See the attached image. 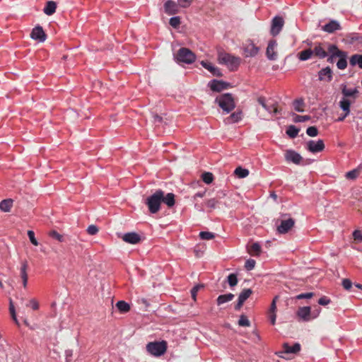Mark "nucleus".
<instances>
[{
  "label": "nucleus",
  "instance_id": "1",
  "mask_svg": "<svg viewBox=\"0 0 362 362\" xmlns=\"http://www.w3.org/2000/svg\"><path fill=\"white\" fill-rule=\"evenodd\" d=\"M168 349V343L165 340L148 342L146 346V351L151 356L160 357L163 356Z\"/></svg>",
  "mask_w": 362,
  "mask_h": 362
},
{
  "label": "nucleus",
  "instance_id": "2",
  "mask_svg": "<svg viewBox=\"0 0 362 362\" xmlns=\"http://www.w3.org/2000/svg\"><path fill=\"white\" fill-rule=\"evenodd\" d=\"M215 103L223 110L229 113L235 107L234 98L231 93H227L217 96Z\"/></svg>",
  "mask_w": 362,
  "mask_h": 362
},
{
  "label": "nucleus",
  "instance_id": "3",
  "mask_svg": "<svg viewBox=\"0 0 362 362\" xmlns=\"http://www.w3.org/2000/svg\"><path fill=\"white\" fill-rule=\"evenodd\" d=\"M163 198V191L158 189L146 199V204L151 214H156L160 210Z\"/></svg>",
  "mask_w": 362,
  "mask_h": 362
},
{
  "label": "nucleus",
  "instance_id": "4",
  "mask_svg": "<svg viewBox=\"0 0 362 362\" xmlns=\"http://www.w3.org/2000/svg\"><path fill=\"white\" fill-rule=\"evenodd\" d=\"M220 64L226 65L230 71H236L240 64V58L228 53H220L218 57Z\"/></svg>",
  "mask_w": 362,
  "mask_h": 362
},
{
  "label": "nucleus",
  "instance_id": "5",
  "mask_svg": "<svg viewBox=\"0 0 362 362\" xmlns=\"http://www.w3.org/2000/svg\"><path fill=\"white\" fill-rule=\"evenodd\" d=\"M284 25V20L281 16H276L272 20L270 34L275 37L281 31Z\"/></svg>",
  "mask_w": 362,
  "mask_h": 362
},
{
  "label": "nucleus",
  "instance_id": "6",
  "mask_svg": "<svg viewBox=\"0 0 362 362\" xmlns=\"http://www.w3.org/2000/svg\"><path fill=\"white\" fill-rule=\"evenodd\" d=\"M257 102L269 113L276 114L278 112L277 103L272 99L266 100L264 97L260 96Z\"/></svg>",
  "mask_w": 362,
  "mask_h": 362
},
{
  "label": "nucleus",
  "instance_id": "7",
  "mask_svg": "<svg viewBox=\"0 0 362 362\" xmlns=\"http://www.w3.org/2000/svg\"><path fill=\"white\" fill-rule=\"evenodd\" d=\"M208 87L214 92L220 93L231 88V85L228 82L213 79L208 83Z\"/></svg>",
  "mask_w": 362,
  "mask_h": 362
},
{
  "label": "nucleus",
  "instance_id": "8",
  "mask_svg": "<svg viewBox=\"0 0 362 362\" xmlns=\"http://www.w3.org/2000/svg\"><path fill=\"white\" fill-rule=\"evenodd\" d=\"M306 148L313 153L321 152L325 149V144L322 139H319L317 141L310 140L306 144Z\"/></svg>",
  "mask_w": 362,
  "mask_h": 362
},
{
  "label": "nucleus",
  "instance_id": "9",
  "mask_svg": "<svg viewBox=\"0 0 362 362\" xmlns=\"http://www.w3.org/2000/svg\"><path fill=\"white\" fill-rule=\"evenodd\" d=\"M285 159L287 162H291L296 165H300L303 161L302 156L293 150L286 151Z\"/></svg>",
  "mask_w": 362,
  "mask_h": 362
},
{
  "label": "nucleus",
  "instance_id": "10",
  "mask_svg": "<svg viewBox=\"0 0 362 362\" xmlns=\"http://www.w3.org/2000/svg\"><path fill=\"white\" fill-rule=\"evenodd\" d=\"M294 224L295 220L292 218L281 220L280 225L277 227V231L280 234H285L293 227Z\"/></svg>",
  "mask_w": 362,
  "mask_h": 362
},
{
  "label": "nucleus",
  "instance_id": "11",
  "mask_svg": "<svg viewBox=\"0 0 362 362\" xmlns=\"http://www.w3.org/2000/svg\"><path fill=\"white\" fill-rule=\"evenodd\" d=\"M277 46L276 40H270L266 49V56L268 59L274 61L277 59V53L275 52V48Z\"/></svg>",
  "mask_w": 362,
  "mask_h": 362
},
{
  "label": "nucleus",
  "instance_id": "12",
  "mask_svg": "<svg viewBox=\"0 0 362 362\" xmlns=\"http://www.w3.org/2000/svg\"><path fill=\"white\" fill-rule=\"evenodd\" d=\"M311 308L310 306L300 307L297 312L296 315L300 320L303 322H308L311 320Z\"/></svg>",
  "mask_w": 362,
  "mask_h": 362
},
{
  "label": "nucleus",
  "instance_id": "13",
  "mask_svg": "<svg viewBox=\"0 0 362 362\" xmlns=\"http://www.w3.org/2000/svg\"><path fill=\"white\" fill-rule=\"evenodd\" d=\"M30 37L33 40L42 42L45 41L47 35L40 25H37L33 29L30 33Z\"/></svg>",
  "mask_w": 362,
  "mask_h": 362
},
{
  "label": "nucleus",
  "instance_id": "14",
  "mask_svg": "<svg viewBox=\"0 0 362 362\" xmlns=\"http://www.w3.org/2000/svg\"><path fill=\"white\" fill-rule=\"evenodd\" d=\"M244 52L246 57H253L259 52V47L256 46L252 40H249L247 44L244 47Z\"/></svg>",
  "mask_w": 362,
  "mask_h": 362
},
{
  "label": "nucleus",
  "instance_id": "15",
  "mask_svg": "<svg viewBox=\"0 0 362 362\" xmlns=\"http://www.w3.org/2000/svg\"><path fill=\"white\" fill-rule=\"evenodd\" d=\"M200 64L207 69L214 76L221 77L223 74L219 68L213 65L211 62L207 61H201Z\"/></svg>",
  "mask_w": 362,
  "mask_h": 362
},
{
  "label": "nucleus",
  "instance_id": "16",
  "mask_svg": "<svg viewBox=\"0 0 362 362\" xmlns=\"http://www.w3.org/2000/svg\"><path fill=\"white\" fill-rule=\"evenodd\" d=\"M197 56L189 49L182 47V64H191L196 61Z\"/></svg>",
  "mask_w": 362,
  "mask_h": 362
},
{
  "label": "nucleus",
  "instance_id": "17",
  "mask_svg": "<svg viewBox=\"0 0 362 362\" xmlns=\"http://www.w3.org/2000/svg\"><path fill=\"white\" fill-rule=\"evenodd\" d=\"M341 29L340 23L336 20H331L322 27V30L328 33H333Z\"/></svg>",
  "mask_w": 362,
  "mask_h": 362
},
{
  "label": "nucleus",
  "instance_id": "18",
  "mask_svg": "<svg viewBox=\"0 0 362 362\" xmlns=\"http://www.w3.org/2000/svg\"><path fill=\"white\" fill-rule=\"evenodd\" d=\"M164 11L169 16L175 15L179 11V6L175 1L168 0L164 4Z\"/></svg>",
  "mask_w": 362,
  "mask_h": 362
},
{
  "label": "nucleus",
  "instance_id": "19",
  "mask_svg": "<svg viewBox=\"0 0 362 362\" xmlns=\"http://www.w3.org/2000/svg\"><path fill=\"white\" fill-rule=\"evenodd\" d=\"M122 240L127 243L135 245L139 243L141 240V238L138 233L135 232H131L124 234L122 236Z\"/></svg>",
  "mask_w": 362,
  "mask_h": 362
},
{
  "label": "nucleus",
  "instance_id": "20",
  "mask_svg": "<svg viewBox=\"0 0 362 362\" xmlns=\"http://www.w3.org/2000/svg\"><path fill=\"white\" fill-rule=\"evenodd\" d=\"M333 72L330 67L327 66L325 68L322 69L318 71V79L320 81H325L327 82H330L333 78Z\"/></svg>",
  "mask_w": 362,
  "mask_h": 362
},
{
  "label": "nucleus",
  "instance_id": "21",
  "mask_svg": "<svg viewBox=\"0 0 362 362\" xmlns=\"http://www.w3.org/2000/svg\"><path fill=\"white\" fill-rule=\"evenodd\" d=\"M172 50L174 60L178 64L181 63V44L178 41L172 43Z\"/></svg>",
  "mask_w": 362,
  "mask_h": 362
},
{
  "label": "nucleus",
  "instance_id": "22",
  "mask_svg": "<svg viewBox=\"0 0 362 362\" xmlns=\"http://www.w3.org/2000/svg\"><path fill=\"white\" fill-rule=\"evenodd\" d=\"M243 118V112L242 110H237L233 112L229 117L225 119V122L226 124H233L236 123L240 121Z\"/></svg>",
  "mask_w": 362,
  "mask_h": 362
},
{
  "label": "nucleus",
  "instance_id": "23",
  "mask_svg": "<svg viewBox=\"0 0 362 362\" xmlns=\"http://www.w3.org/2000/svg\"><path fill=\"white\" fill-rule=\"evenodd\" d=\"M312 50L313 52V55L318 57L319 59H324L327 57V51L322 47L320 43L315 45L314 49Z\"/></svg>",
  "mask_w": 362,
  "mask_h": 362
},
{
  "label": "nucleus",
  "instance_id": "24",
  "mask_svg": "<svg viewBox=\"0 0 362 362\" xmlns=\"http://www.w3.org/2000/svg\"><path fill=\"white\" fill-rule=\"evenodd\" d=\"M284 352L286 354H296L300 350V345L298 343H295L293 346H289L288 343H284L283 345Z\"/></svg>",
  "mask_w": 362,
  "mask_h": 362
},
{
  "label": "nucleus",
  "instance_id": "25",
  "mask_svg": "<svg viewBox=\"0 0 362 362\" xmlns=\"http://www.w3.org/2000/svg\"><path fill=\"white\" fill-rule=\"evenodd\" d=\"M57 8V4L53 1H49L47 2L43 11L47 16H51L55 13Z\"/></svg>",
  "mask_w": 362,
  "mask_h": 362
},
{
  "label": "nucleus",
  "instance_id": "26",
  "mask_svg": "<svg viewBox=\"0 0 362 362\" xmlns=\"http://www.w3.org/2000/svg\"><path fill=\"white\" fill-rule=\"evenodd\" d=\"M27 269H28V262L26 261H24L23 262H22L21 267V277L23 280V285L24 288H25L27 286V284H28Z\"/></svg>",
  "mask_w": 362,
  "mask_h": 362
},
{
  "label": "nucleus",
  "instance_id": "27",
  "mask_svg": "<svg viewBox=\"0 0 362 362\" xmlns=\"http://www.w3.org/2000/svg\"><path fill=\"white\" fill-rule=\"evenodd\" d=\"M328 52L331 54H332V57H339V56H344V51H341L339 49L337 45L334 44L329 45L327 48Z\"/></svg>",
  "mask_w": 362,
  "mask_h": 362
},
{
  "label": "nucleus",
  "instance_id": "28",
  "mask_svg": "<svg viewBox=\"0 0 362 362\" xmlns=\"http://www.w3.org/2000/svg\"><path fill=\"white\" fill-rule=\"evenodd\" d=\"M351 102L349 99L343 98L339 102V107L344 112L345 116H348L350 113Z\"/></svg>",
  "mask_w": 362,
  "mask_h": 362
},
{
  "label": "nucleus",
  "instance_id": "29",
  "mask_svg": "<svg viewBox=\"0 0 362 362\" xmlns=\"http://www.w3.org/2000/svg\"><path fill=\"white\" fill-rule=\"evenodd\" d=\"M234 298V295L231 293L220 295L217 299L216 303L218 305H221L225 303L232 300Z\"/></svg>",
  "mask_w": 362,
  "mask_h": 362
},
{
  "label": "nucleus",
  "instance_id": "30",
  "mask_svg": "<svg viewBox=\"0 0 362 362\" xmlns=\"http://www.w3.org/2000/svg\"><path fill=\"white\" fill-rule=\"evenodd\" d=\"M349 64L352 66L358 65L359 68L362 69V54H356L352 55L349 59Z\"/></svg>",
  "mask_w": 362,
  "mask_h": 362
},
{
  "label": "nucleus",
  "instance_id": "31",
  "mask_svg": "<svg viewBox=\"0 0 362 362\" xmlns=\"http://www.w3.org/2000/svg\"><path fill=\"white\" fill-rule=\"evenodd\" d=\"M162 202L166 204L169 208L175 205V195L173 193H168L166 195L163 194Z\"/></svg>",
  "mask_w": 362,
  "mask_h": 362
},
{
  "label": "nucleus",
  "instance_id": "32",
  "mask_svg": "<svg viewBox=\"0 0 362 362\" xmlns=\"http://www.w3.org/2000/svg\"><path fill=\"white\" fill-rule=\"evenodd\" d=\"M13 206V200L4 199L0 202V209L4 212H9Z\"/></svg>",
  "mask_w": 362,
  "mask_h": 362
},
{
  "label": "nucleus",
  "instance_id": "33",
  "mask_svg": "<svg viewBox=\"0 0 362 362\" xmlns=\"http://www.w3.org/2000/svg\"><path fill=\"white\" fill-rule=\"evenodd\" d=\"M313 55V52L311 49H304L298 54V58L300 61H306L311 58V57Z\"/></svg>",
  "mask_w": 362,
  "mask_h": 362
},
{
  "label": "nucleus",
  "instance_id": "34",
  "mask_svg": "<svg viewBox=\"0 0 362 362\" xmlns=\"http://www.w3.org/2000/svg\"><path fill=\"white\" fill-rule=\"evenodd\" d=\"M341 93L344 95V98L347 97H354L358 93V90L356 88L350 89L347 88L346 85H342L341 88Z\"/></svg>",
  "mask_w": 362,
  "mask_h": 362
},
{
  "label": "nucleus",
  "instance_id": "35",
  "mask_svg": "<svg viewBox=\"0 0 362 362\" xmlns=\"http://www.w3.org/2000/svg\"><path fill=\"white\" fill-rule=\"evenodd\" d=\"M116 308L122 313H128L130 310V305L124 300H119L116 303Z\"/></svg>",
  "mask_w": 362,
  "mask_h": 362
},
{
  "label": "nucleus",
  "instance_id": "36",
  "mask_svg": "<svg viewBox=\"0 0 362 362\" xmlns=\"http://www.w3.org/2000/svg\"><path fill=\"white\" fill-rule=\"evenodd\" d=\"M248 252L251 255L259 256L261 252V245L258 243H254L248 249Z\"/></svg>",
  "mask_w": 362,
  "mask_h": 362
},
{
  "label": "nucleus",
  "instance_id": "37",
  "mask_svg": "<svg viewBox=\"0 0 362 362\" xmlns=\"http://www.w3.org/2000/svg\"><path fill=\"white\" fill-rule=\"evenodd\" d=\"M293 105L296 112H303L304 111L303 107L305 103L303 98L296 99L293 103Z\"/></svg>",
  "mask_w": 362,
  "mask_h": 362
},
{
  "label": "nucleus",
  "instance_id": "38",
  "mask_svg": "<svg viewBox=\"0 0 362 362\" xmlns=\"http://www.w3.org/2000/svg\"><path fill=\"white\" fill-rule=\"evenodd\" d=\"M234 174L239 178H245L249 175V170L246 168H243L241 166H239L235 168Z\"/></svg>",
  "mask_w": 362,
  "mask_h": 362
},
{
  "label": "nucleus",
  "instance_id": "39",
  "mask_svg": "<svg viewBox=\"0 0 362 362\" xmlns=\"http://www.w3.org/2000/svg\"><path fill=\"white\" fill-rule=\"evenodd\" d=\"M204 204L209 209V211H211L217 207L219 201L217 198H211L205 201Z\"/></svg>",
  "mask_w": 362,
  "mask_h": 362
},
{
  "label": "nucleus",
  "instance_id": "40",
  "mask_svg": "<svg viewBox=\"0 0 362 362\" xmlns=\"http://www.w3.org/2000/svg\"><path fill=\"white\" fill-rule=\"evenodd\" d=\"M338 57H339V59L337 63V68L341 70L345 69L347 66V61H346L347 52H344V57L339 56Z\"/></svg>",
  "mask_w": 362,
  "mask_h": 362
},
{
  "label": "nucleus",
  "instance_id": "41",
  "mask_svg": "<svg viewBox=\"0 0 362 362\" xmlns=\"http://www.w3.org/2000/svg\"><path fill=\"white\" fill-rule=\"evenodd\" d=\"M298 132L299 129L294 125H290L286 129L287 135L291 139L296 138L298 136Z\"/></svg>",
  "mask_w": 362,
  "mask_h": 362
},
{
  "label": "nucleus",
  "instance_id": "42",
  "mask_svg": "<svg viewBox=\"0 0 362 362\" xmlns=\"http://www.w3.org/2000/svg\"><path fill=\"white\" fill-rule=\"evenodd\" d=\"M252 291L250 288H244L240 293L238 299L243 303L251 296Z\"/></svg>",
  "mask_w": 362,
  "mask_h": 362
},
{
  "label": "nucleus",
  "instance_id": "43",
  "mask_svg": "<svg viewBox=\"0 0 362 362\" xmlns=\"http://www.w3.org/2000/svg\"><path fill=\"white\" fill-rule=\"evenodd\" d=\"M214 175L210 172H205L202 175V179L206 184H211L214 180Z\"/></svg>",
  "mask_w": 362,
  "mask_h": 362
},
{
  "label": "nucleus",
  "instance_id": "44",
  "mask_svg": "<svg viewBox=\"0 0 362 362\" xmlns=\"http://www.w3.org/2000/svg\"><path fill=\"white\" fill-rule=\"evenodd\" d=\"M9 312L13 321L16 322V325H19V322L16 315L15 307L11 299H10L9 301Z\"/></svg>",
  "mask_w": 362,
  "mask_h": 362
},
{
  "label": "nucleus",
  "instance_id": "45",
  "mask_svg": "<svg viewBox=\"0 0 362 362\" xmlns=\"http://www.w3.org/2000/svg\"><path fill=\"white\" fill-rule=\"evenodd\" d=\"M204 286L203 284H197L195 285L190 291V293H191V296H192V298L193 299L194 301H196L197 300V293L198 291L201 289V288H203Z\"/></svg>",
  "mask_w": 362,
  "mask_h": 362
},
{
  "label": "nucleus",
  "instance_id": "46",
  "mask_svg": "<svg viewBox=\"0 0 362 362\" xmlns=\"http://www.w3.org/2000/svg\"><path fill=\"white\" fill-rule=\"evenodd\" d=\"M199 238L202 240H212L215 238L214 233L209 231H202L199 233Z\"/></svg>",
  "mask_w": 362,
  "mask_h": 362
},
{
  "label": "nucleus",
  "instance_id": "47",
  "mask_svg": "<svg viewBox=\"0 0 362 362\" xmlns=\"http://www.w3.org/2000/svg\"><path fill=\"white\" fill-rule=\"evenodd\" d=\"M238 325L240 327H250V322L245 315H241L238 320Z\"/></svg>",
  "mask_w": 362,
  "mask_h": 362
},
{
  "label": "nucleus",
  "instance_id": "48",
  "mask_svg": "<svg viewBox=\"0 0 362 362\" xmlns=\"http://www.w3.org/2000/svg\"><path fill=\"white\" fill-rule=\"evenodd\" d=\"M238 277L235 274H230L228 276V283L230 287H233L238 284Z\"/></svg>",
  "mask_w": 362,
  "mask_h": 362
},
{
  "label": "nucleus",
  "instance_id": "49",
  "mask_svg": "<svg viewBox=\"0 0 362 362\" xmlns=\"http://www.w3.org/2000/svg\"><path fill=\"white\" fill-rule=\"evenodd\" d=\"M359 170L354 169L346 173V177L349 180H354L359 175Z\"/></svg>",
  "mask_w": 362,
  "mask_h": 362
},
{
  "label": "nucleus",
  "instance_id": "50",
  "mask_svg": "<svg viewBox=\"0 0 362 362\" xmlns=\"http://www.w3.org/2000/svg\"><path fill=\"white\" fill-rule=\"evenodd\" d=\"M180 22H181L180 17L175 16V17H172L170 19L169 23L173 28H177L180 24Z\"/></svg>",
  "mask_w": 362,
  "mask_h": 362
},
{
  "label": "nucleus",
  "instance_id": "51",
  "mask_svg": "<svg viewBox=\"0 0 362 362\" xmlns=\"http://www.w3.org/2000/svg\"><path fill=\"white\" fill-rule=\"evenodd\" d=\"M49 235L54 238V239H56L59 242L62 243L64 241V237L62 235L59 234L58 232H57L56 230H52L49 233Z\"/></svg>",
  "mask_w": 362,
  "mask_h": 362
},
{
  "label": "nucleus",
  "instance_id": "52",
  "mask_svg": "<svg viewBox=\"0 0 362 362\" xmlns=\"http://www.w3.org/2000/svg\"><path fill=\"white\" fill-rule=\"evenodd\" d=\"M306 133L310 136H316L318 134V129L316 127L311 126L306 129Z\"/></svg>",
  "mask_w": 362,
  "mask_h": 362
},
{
  "label": "nucleus",
  "instance_id": "53",
  "mask_svg": "<svg viewBox=\"0 0 362 362\" xmlns=\"http://www.w3.org/2000/svg\"><path fill=\"white\" fill-rule=\"evenodd\" d=\"M256 262L253 259H247L245 263V268L248 270H252L255 267Z\"/></svg>",
  "mask_w": 362,
  "mask_h": 362
},
{
  "label": "nucleus",
  "instance_id": "54",
  "mask_svg": "<svg viewBox=\"0 0 362 362\" xmlns=\"http://www.w3.org/2000/svg\"><path fill=\"white\" fill-rule=\"evenodd\" d=\"M310 119L309 115H295L294 122H303L308 121Z\"/></svg>",
  "mask_w": 362,
  "mask_h": 362
},
{
  "label": "nucleus",
  "instance_id": "55",
  "mask_svg": "<svg viewBox=\"0 0 362 362\" xmlns=\"http://www.w3.org/2000/svg\"><path fill=\"white\" fill-rule=\"evenodd\" d=\"M314 296V293L312 292L300 293L296 296V299L301 300V299H309L311 298Z\"/></svg>",
  "mask_w": 362,
  "mask_h": 362
},
{
  "label": "nucleus",
  "instance_id": "56",
  "mask_svg": "<svg viewBox=\"0 0 362 362\" xmlns=\"http://www.w3.org/2000/svg\"><path fill=\"white\" fill-rule=\"evenodd\" d=\"M98 232V228L95 225H90L87 228V233L89 235H93L97 234Z\"/></svg>",
  "mask_w": 362,
  "mask_h": 362
},
{
  "label": "nucleus",
  "instance_id": "57",
  "mask_svg": "<svg viewBox=\"0 0 362 362\" xmlns=\"http://www.w3.org/2000/svg\"><path fill=\"white\" fill-rule=\"evenodd\" d=\"M28 238H29L30 242L32 243V244H33L35 246L38 245L39 243H38L37 240L35 239V233L33 230H28Z\"/></svg>",
  "mask_w": 362,
  "mask_h": 362
},
{
  "label": "nucleus",
  "instance_id": "58",
  "mask_svg": "<svg viewBox=\"0 0 362 362\" xmlns=\"http://www.w3.org/2000/svg\"><path fill=\"white\" fill-rule=\"evenodd\" d=\"M342 286L344 289L349 291L352 287V282L349 279H344L342 280Z\"/></svg>",
  "mask_w": 362,
  "mask_h": 362
},
{
  "label": "nucleus",
  "instance_id": "59",
  "mask_svg": "<svg viewBox=\"0 0 362 362\" xmlns=\"http://www.w3.org/2000/svg\"><path fill=\"white\" fill-rule=\"evenodd\" d=\"M277 299H278V296H275L273 298L272 302L271 305H270V308H269V313H276V300H277Z\"/></svg>",
  "mask_w": 362,
  "mask_h": 362
},
{
  "label": "nucleus",
  "instance_id": "60",
  "mask_svg": "<svg viewBox=\"0 0 362 362\" xmlns=\"http://www.w3.org/2000/svg\"><path fill=\"white\" fill-rule=\"evenodd\" d=\"M353 238L358 242H362V233L358 230H356L353 232Z\"/></svg>",
  "mask_w": 362,
  "mask_h": 362
},
{
  "label": "nucleus",
  "instance_id": "61",
  "mask_svg": "<svg viewBox=\"0 0 362 362\" xmlns=\"http://www.w3.org/2000/svg\"><path fill=\"white\" fill-rule=\"evenodd\" d=\"M331 303L330 298L324 296L318 300V303L321 305H327Z\"/></svg>",
  "mask_w": 362,
  "mask_h": 362
},
{
  "label": "nucleus",
  "instance_id": "62",
  "mask_svg": "<svg viewBox=\"0 0 362 362\" xmlns=\"http://www.w3.org/2000/svg\"><path fill=\"white\" fill-rule=\"evenodd\" d=\"M29 305H30L32 309H33L34 310H37L39 308L38 302L34 298L30 300ZM27 306H28V305H27Z\"/></svg>",
  "mask_w": 362,
  "mask_h": 362
},
{
  "label": "nucleus",
  "instance_id": "63",
  "mask_svg": "<svg viewBox=\"0 0 362 362\" xmlns=\"http://www.w3.org/2000/svg\"><path fill=\"white\" fill-rule=\"evenodd\" d=\"M153 122L155 124H160L163 122V118L162 117H160V115H157V114H154L153 115Z\"/></svg>",
  "mask_w": 362,
  "mask_h": 362
},
{
  "label": "nucleus",
  "instance_id": "64",
  "mask_svg": "<svg viewBox=\"0 0 362 362\" xmlns=\"http://www.w3.org/2000/svg\"><path fill=\"white\" fill-rule=\"evenodd\" d=\"M269 317L272 325H274L276 322V313H269Z\"/></svg>",
  "mask_w": 362,
  "mask_h": 362
}]
</instances>
